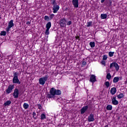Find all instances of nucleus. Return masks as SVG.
Masks as SVG:
<instances>
[{"label":"nucleus","instance_id":"obj_7","mask_svg":"<svg viewBox=\"0 0 127 127\" xmlns=\"http://www.w3.org/2000/svg\"><path fill=\"white\" fill-rule=\"evenodd\" d=\"M113 67H114L115 70H116L117 71L120 70V66L117 63H112L110 64V68H112Z\"/></svg>","mask_w":127,"mask_h":127},{"label":"nucleus","instance_id":"obj_4","mask_svg":"<svg viewBox=\"0 0 127 127\" xmlns=\"http://www.w3.org/2000/svg\"><path fill=\"white\" fill-rule=\"evenodd\" d=\"M47 79H48V76L46 75L45 76H43L39 79V83L40 85H42L43 86L44 84H45V82L47 81Z\"/></svg>","mask_w":127,"mask_h":127},{"label":"nucleus","instance_id":"obj_24","mask_svg":"<svg viewBox=\"0 0 127 127\" xmlns=\"http://www.w3.org/2000/svg\"><path fill=\"white\" fill-rule=\"evenodd\" d=\"M106 78L107 79H108V80H111L112 78V75H111V73H107L106 75Z\"/></svg>","mask_w":127,"mask_h":127},{"label":"nucleus","instance_id":"obj_29","mask_svg":"<svg viewBox=\"0 0 127 127\" xmlns=\"http://www.w3.org/2000/svg\"><path fill=\"white\" fill-rule=\"evenodd\" d=\"M104 85L106 86L107 88H109V87H110V82L109 81H106L105 82Z\"/></svg>","mask_w":127,"mask_h":127},{"label":"nucleus","instance_id":"obj_13","mask_svg":"<svg viewBox=\"0 0 127 127\" xmlns=\"http://www.w3.org/2000/svg\"><path fill=\"white\" fill-rule=\"evenodd\" d=\"M90 82H91V83H95V82H97V79H96V75H95L92 74L90 76Z\"/></svg>","mask_w":127,"mask_h":127},{"label":"nucleus","instance_id":"obj_26","mask_svg":"<svg viewBox=\"0 0 127 127\" xmlns=\"http://www.w3.org/2000/svg\"><path fill=\"white\" fill-rule=\"evenodd\" d=\"M92 23H93V22L92 21L88 22L87 23V27H90V26H92Z\"/></svg>","mask_w":127,"mask_h":127},{"label":"nucleus","instance_id":"obj_35","mask_svg":"<svg viewBox=\"0 0 127 127\" xmlns=\"http://www.w3.org/2000/svg\"><path fill=\"white\" fill-rule=\"evenodd\" d=\"M101 64H102V65H104V66H106V62H105V61H102Z\"/></svg>","mask_w":127,"mask_h":127},{"label":"nucleus","instance_id":"obj_23","mask_svg":"<svg viewBox=\"0 0 127 127\" xmlns=\"http://www.w3.org/2000/svg\"><path fill=\"white\" fill-rule=\"evenodd\" d=\"M89 45L91 47V48H94V47H95V42H90Z\"/></svg>","mask_w":127,"mask_h":127},{"label":"nucleus","instance_id":"obj_31","mask_svg":"<svg viewBox=\"0 0 127 127\" xmlns=\"http://www.w3.org/2000/svg\"><path fill=\"white\" fill-rule=\"evenodd\" d=\"M35 116H36V113L35 112H33V118L34 120H36V119H37V117H35Z\"/></svg>","mask_w":127,"mask_h":127},{"label":"nucleus","instance_id":"obj_2","mask_svg":"<svg viewBox=\"0 0 127 127\" xmlns=\"http://www.w3.org/2000/svg\"><path fill=\"white\" fill-rule=\"evenodd\" d=\"M18 72H13V78L12 79L13 84L20 85V81L18 79Z\"/></svg>","mask_w":127,"mask_h":127},{"label":"nucleus","instance_id":"obj_40","mask_svg":"<svg viewBox=\"0 0 127 127\" xmlns=\"http://www.w3.org/2000/svg\"><path fill=\"white\" fill-rule=\"evenodd\" d=\"M105 0H101V3H103L105 2Z\"/></svg>","mask_w":127,"mask_h":127},{"label":"nucleus","instance_id":"obj_9","mask_svg":"<svg viewBox=\"0 0 127 127\" xmlns=\"http://www.w3.org/2000/svg\"><path fill=\"white\" fill-rule=\"evenodd\" d=\"M19 95V92L17 88H15L14 90V92L13 93V97L14 99H17L18 98V95Z\"/></svg>","mask_w":127,"mask_h":127},{"label":"nucleus","instance_id":"obj_17","mask_svg":"<svg viewBox=\"0 0 127 127\" xmlns=\"http://www.w3.org/2000/svg\"><path fill=\"white\" fill-rule=\"evenodd\" d=\"M46 27L47 29H50V27H51V22H48L46 24Z\"/></svg>","mask_w":127,"mask_h":127},{"label":"nucleus","instance_id":"obj_21","mask_svg":"<svg viewBox=\"0 0 127 127\" xmlns=\"http://www.w3.org/2000/svg\"><path fill=\"white\" fill-rule=\"evenodd\" d=\"M106 109L108 111H112L113 110V106L111 105H107Z\"/></svg>","mask_w":127,"mask_h":127},{"label":"nucleus","instance_id":"obj_27","mask_svg":"<svg viewBox=\"0 0 127 127\" xmlns=\"http://www.w3.org/2000/svg\"><path fill=\"white\" fill-rule=\"evenodd\" d=\"M114 54H115V52H109V57H113V56H114Z\"/></svg>","mask_w":127,"mask_h":127},{"label":"nucleus","instance_id":"obj_28","mask_svg":"<svg viewBox=\"0 0 127 127\" xmlns=\"http://www.w3.org/2000/svg\"><path fill=\"white\" fill-rule=\"evenodd\" d=\"M44 119H46V116H45V114H42L41 115V120H44Z\"/></svg>","mask_w":127,"mask_h":127},{"label":"nucleus","instance_id":"obj_34","mask_svg":"<svg viewBox=\"0 0 127 127\" xmlns=\"http://www.w3.org/2000/svg\"><path fill=\"white\" fill-rule=\"evenodd\" d=\"M54 14H52L50 15V20H51V19H53V17H54Z\"/></svg>","mask_w":127,"mask_h":127},{"label":"nucleus","instance_id":"obj_1","mask_svg":"<svg viewBox=\"0 0 127 127\" xmlns=\"http://www.w3.org/2000/svg\"><path fill=\"white\" fill-rule=\"evenodd\" d=\"M50 93V94L48 93L47 94V97L49 99L55 98V95H57V96H60V95H61V91L60 90L56 89L54 88H51Z\"/></svg>","mask_w":127,"mask_h":127},{"label":"nucleus","instance_id":"obj_20","mask_svg":"<svg viewBox=\"0 0 127 127\" xmlns=\"http://www.w3.org/2000/svg\"><path fill=\"white\" fill-rule=\"evenodd\" d=\"M23 107L24 108V109H25V110H27V109H28V107H29V105H28V104L27 103H24Z\"/></svg>","mask_w":127,"mask_h":127},{"label":"nucleus","instance_id":"obj_36","mask_svg":"<svg viewBox=\"0 0 127 127\" xmlns=\"http://www.w3.org/2000/svg\"><path fill=\"white\" fill-rule=\"evenodd\" d=\"M38 107L39 110H41L42 109V106H41V105L40 104H38Z\"/></svg>","mask_w":127,"mask_h":127},{"label":"nucleus","instance_id":"obj_5","mask_svg":"<svg viewBox=\"0 0 127 127\" xmlns=\"http://www.w3.org/2000/svg\"><path fill=\"white\" fill-rule=\"evenodd\" d=\"M14 89V85L10 84L8 87L5 90L6 95H8V94H10L12 90Z\"/></svg>","mask_w":127,"mask_h":127},{"label":"nucleus","instance_id":"obj_37","mask_svg":"<svg viewBox=\"0 0 127 127\" xmlns=\"http://www.w3.org/2000/svg\"><path fill=\"white\" fill-rule=\"evenodd\" d=\"M71 24H72V21H69L67 23V25H71Z\"/></svg>","mask_w":127,"mask_h":127},{"label":"nucleus","instance_id":"obj_22","mask_svg":"<svg viewBox=\"0 0 127 127\" xmlns=\"http://www.w3.org/2000/svg\"><path fill=\"white\" fill-rule=\"evenodd\" d=\"M124 97H125V95L123 94V93H120L117 95L118 99H122V98H124Z\"/></svg>","mask_w":127,"mask_h":127},{"label":"nucleus","instance_id":"obj_14","mask_svg":"<svg viewBox=\"0 0 127 127\" xmlns=\"http://www.w3.org/2000/svg\"><path fill=\"white\" fill-rule=\"evenodd\" d=\"M88 122H94L95 121V118H94V114H91L88 117Z\"/></svg>","mask_w":127,"mask_h":127},{"label":"nucleus","instance_id":"obj_41","mask_svg":"<svg viewBox=\"0 0 127 127\" xmlns=\"http://www.w3.org/2000/svg\"><path fill=\"white\" fill-rule=\"evenodd\" d=\"M26 24H27V25L30 24V21H27L26 22Z\"/></svg>","mask_w":127,"mask_h":127},{"label":"nucleus","instance_id":"obj_43","mask_svg":"<svg viewBox=\"0 0 127 127\" xmlns=\"http://www.w3.org/2000/svg\"><path fill=\"white\" fill-rule=\"evenodd\" d=\"M105 5H107V4L106 3H105Z\"/></svg>","mask_w":127,"mask_h":127},{"label":"nucleus","instance_id":"obj_33","mask_svg":"<svg viewBox=\"0 0 127 127\" xmlns=\"http://www.w3.org/2000/svg\"><path fill=\"white\" fill-rule=\"evenodd\" d=\"M107 59H108V56H107V55H103V60L105 61L107 60Z\"/></svg>","mask_w":127,"mask_h":127},{"label":"nucleus","instance_id":"obj_30","mask_svg":"<svg viewBox=\"0 0 127 127\" xmlns=\"http://www.w3.org/2000/svg\"><path fill=\"white\" fill-rule=\"evenodd\" d=\"M45 33L46 35H49V29H46Z\"/></svg>","mask_w":127,"mask_h":127},{"label":"nucleus","instance_id":"obj_10","mask_svg":"<svg viewBox=\"0 0 127 127\" xmlns=\"http://www.w3.org/2000/svg\"><path fill=\"white\" fill-rule=\"evenodd\" d=\"M72 3L75 8L79 7V0H72Z\"/></svg>","mask_w":127,"mask_h":127},{"label":"nucleus","instance_id":"obj_16","mask_svg":"<svg viewBox=\"0 0 127 127\" xmlns=\"http://www.w3.org/2000/svg\"><path fill=\"white\" fill-rule=\"evenodd\" d=\"M108 17V15L107 14H101V19H106Z\"/></svg>","mask_w":127,"mask_h":127},{"label":"nucleus","instance_id":"obj_15","mask_svg":"<svg viewBox=\"0 0 127 127\" xmlns=\"http://www.w3.org/2000/svg\"><path fill=\"white\" fill-rule=\"evenodd\" d=\"M110 93L112 95H115L117 93V88L116 87H113L110 90Z\"/></svg>","mask_w":127,"mask_h":127},{"label":"nucleus","instance_id":"obj_6","mask_svg":"<svg viewBox=\"0 0 127 127\" xmlns=\"http://www.w3.org/2000/svg\"><path fill=\"white\" fill-rule=\"evenodd\" d=\"M14 26V24H13V20H11L8 22V27L6 28V31L7 32H8V31L10 30V28H11V27H13Z\"/></svg>","mask_w":127,"mask_h":127},{"label":"nucleus","instance_id":"obj_25","mask_svg":"<svg viewBox=\"0 0 127 127\" xmlns=\"http://www.w3.org/2000/svg\"><path fill=\"white\" fill-rule=\"evenodd\" d=\"M0 35L1 36H5L6 35V32L3 31L0 32Z\"/></svg>","mask_w":127,"mask_h":127},{"label":"nucleus","instance_id":"obj_19","mask_svg":"<svg viewBox=\"0 0 127 127\" xmlns=\"http://www.w3.org/2000/svg\"><path fill=\"white\" fill-rule=\"evenodd\" d=\"M120 78L119 77H115L113 79V83H118Z\"/></svg>","mask_w":127,"mask_h":127},{"label":"nucleus","instance_id":"obj_12","mask_svg":"<svg viewBox=\"0 0 127 127\" xmlns=\"http://www.w3.org/2000/svg\"><path fill=\"white\" fill-rule=\"evenodd\" d=\"M117 97L116 96H113L112 100V103L113 105L115 106H117V105H119V101L117 100Z\"/></svg>","mask_w":127,"mask_h":127},{"label":"nucleus","instance_id":"obj_32","mask_svg":"<svg viewBox=\"0 0 127 127\" xmlns=\"http://www.w3.org/2000/svg\"><path fill=\"white\" fill-rule=\"evenodd\" d=\"M44 19H45V20H47V21H49V17L48 16H45Z\"/></svg>","mask_w":127,"mask_h":127},{"label":"nucleus","instance_id":"obj_39","mask_svg":"<svg viewBox=\"0 0 127 127\" xmlns=\"http://www.w3.org/2000/svg\"><path fill=\"white\" fill-rule=\"evenodd\" d=\"M82 65H87V63L86 62H83L82 63Z\"/></svg>","mask_w":127,"mask_h":127},{"label":"nucleus","instance_id":"obj_44","mask_svg":"<svg viewBox=\"0 0 127 127\" xmlns=\"http://www.w3.org/2000/svg\"><path fill=\"white\" fill-rule=\"evenodd\" d=\"M0 18H1V17H0Z\"/></svg>","mask_w":127,"mask_h":127},{"label":"nucleus","instance_id":"obj_8","mask_svg":"<svg viewBox=\"0 0 127 127\" xmlns=\"http://www.w3.org/2000/svg\"><path fill=\"white\" fill-rule=\"evenodd\" d=\"M65 21H66L65 18H61L60 20L59 24L61 27H65V26H66V23H65Z\"/></svg>","mask_w":127,"mask_h":127},{"label":"nucleus","instance_id":"obj_11","mask_svg":"<svg viewBox=\"0 0 127 127\" xmlns=\"http://www.w3.org/2000/svg\"><path fill=\"white\" fill-rule=\"evenodd\" d=\"M89 109V106L86 105L84 106L81 110H80V114L83 115L85 114V112L87 111V110Z\"/></svg>","mask_w":127,"mask_h":127},{"label":"nucleus","instance_id":"obj_38","mask_svg":"<svg viewBox=\"0 0 127 127\" xmlns=\"http://www.w3.org/2000/svg\"><path fill=\"white\" fill-rule=\"evenodd\" d=\"M109 6H112V0L109 1V3L108 4Z\"/></svg>","mask_w":127,"mask_h":127},{"label":"nucleus","instance_id":"obj_18","mask_svg":"<svg viewBox=\"0 0 127 127\" xmlns=\"http://www.w3.org/2000/svg\"><path fill=\"white\" fill-rule=\"evenodd\" d=\"M10 104H11V101L8 100L4 103V106L5 107H6V106H9V105H10Z\"/></svg>","mask_w":127,"mask_h":127},{"label":"nucleus","instance_id":"obj_3","mask_svg":"<svg viewBox=\"0 0 127 127\" xmlns=\"http://www.w3.org/2000/svg\"><path fill=\"white\" fill-rule=\"evenodd\" d=\"M51 1H52L51 2L52 4L53 5V12L54 13H57V11L59 10V8H60V7H59V5L56 4V0H53Z\"/></svg>","mask_w":127,"mask_h":127},{"label":"nucleus","instance_id":"obj_42","mask_svg":"<svg viewBox=\"0 0 127 127\" xmlns=\"http://www.w3.org/2000/svg\"><path fill=\"white\" fill-rule=\"evenodd\" d=\"M104 127H109V125H106L105 126H104Z\"/></svg>","mask_w":127,"mask_h":127}]
</instances>
